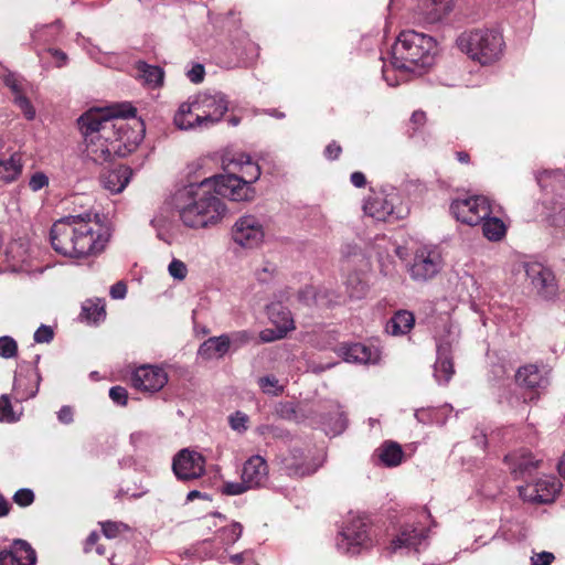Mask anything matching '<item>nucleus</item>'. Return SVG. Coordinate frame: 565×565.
<instances>
[{"instance_id": "25", "label": "nucleus", "mask_w": 565, "mask_h": 565, "mask_svg": "<svg viewBox=\"0 0 565 565\" xmlns=\"http://www.w3.org/2000/svg\"><path fill=\"white\" fill-rule=\"evenodd\" d=\"M449 343L440 342L437 347L438 358L435 364V376L438 382L447 383L455 373L452 360L449 356Z\"/></svg>"}, {"instance_id": "41", "label": "nucleus", "mask_w": 565, "mask_h": 565, "mask_svg": "<svg viewBox=\"0 0 565 565\" xmlns=\"http://www.w3.org/2000/svg\"><path fill=\"white\" fill-rule=\"evenodd\" d=\"M258 433L264 437H271L278 439H284L289 436L286 429L275 425H262L258 427Z\"/></svg>"}, {"instance_id": "18", "label": "nucleus", "mask_w": 565, "mask_h": 565, "mask_svg": "<svg viewBox=\"0 0 565 565\" xmlns=\"http://www.w3.org/2000/svg\"><path fill=\"white\" fill-rule=\"evenodd\" d=\"M340 354L343 356L344 361L350 363L374 364L380 360V352L376 348L362 343L342 345L340 348Z\"/></svg>"}, {"instance_id": "47", "label": "nucleus", "mask_w": 565, "mask_h": 565, "mask_svg": "<svg viewBox=\"0 0 565 565\" xmlns=\"http://www.w3.org/2000/svg\"><path fill=\"white\" fill-rule=\"evenodd\" d=\"M13 501L20 507H28L34 501V493L30 489H20L14 493Z\"/></svg>"}, {"instance_id": "13", "label": "nucleus", "mask_w": 565, "mask_h": 565, "mask_svg": "<svg viewBox=\"0 0 565 565\" xmlns=\"http://www.w3.org/2000/svg\"><path fill=\"white\" fill-rule=\"evenodd\" d=\"M132 386L142 392H158L168 382L167 373L160 367L143 365L131 377Z\"/></svg>"}, {"instance_id": "37", "label": "nucleus", "mask_w": 565, "mask_h": 565, "mask_svg": "<svg viewBox=\"0 0 565 565\" xmlns=\"http://www.w3.org/2000/svg\"><path fill=\"white\" fill-rule=\"evenodd\" d=\"M226 335L228 350L233 349L234 351L247 344L253 339V334L246 330L235 331Z\"/></svg>"}, {"instance_id": "17", "label": "nucleus", "mask_w": 565, "mask_h": 565, "mask_svg": "<svg viewBox=\"0 0 565 565\" xmlns=\"http://www.w3.org/2000/svg\"><path fill=\"white\" fill-rule=\"evenodd\" d=\"M242 479L250 489L265 486L268 480V466L262 456H253L244 463Z\"/></svg>"}, {"instance_id": "8", "label": "nucleus", "mask_w": 565, "mask_h": 565, "mask_svg": "<svg viewBox=\"0 0 565 565\" xmlns=\"http://www.w3.org/2000/svg\"><path fill=\"white\" fill-rule=\"evenodd\" d=\"M228 109V102L226 97L221 94H199L194 97V105L192 115L196 116V120H203L205 128H209L218 122Z\"/></svg>"}, {"instance_id": "26", "label": "nucleus", "mask_w": 565, "mask_h": 565, "mask_svg": "<svg viewBox=\"0 0 565 565\" xmlns=\"http://www.w3.org/2000/svg\"><path fill=\"white\" fill-rule=\"evenodd\" d=\"M278 316H281L280 322L275 319L274 312L270 313V319L276 324V329H266L262 331L260 338L264 342L282 339L290 330L295 328L294 320L291 319L288 311L278 312Z\"/></svg>"}, {"instance_id": "40", "label": "nucleus", "mask_w": 565, "mask_h": 565, "mask_svg": "<svg viewBox=\"0 0 565 565\" xmlns=\"http://www.w3.org/2000/svg\"><path fill=\"white\" fill-rule=\"evenodd\" d=\"M8 254L13 260L24 264L29 259V252L22 242H13L9 246Z\"/></svg>"}, {"instance_id": "31", "label": "nucleus", "mask_w": 565, "mask_h": 565, "mask_svg": "<svg viewBox=\"0 0 565 565\" xmlns=\"http://www.w3.org/2000/svg\"><path fill=\"white\" fill-rule=\"evenodd\" d=\"M136 68L137 77L140 78L145 85L150 87H158L162 84L164 73L159 66L149 65L145 62H138Z\"/></svg>"}, {"instance_id": "61", "label": "nucleus", "mask_w": 565, "mask_h": 565, "mask_svg": "<svg viewBox=\"0 0 565 565\" xmlns=\"http://www.w3.org/2000/svg\"><path fill=\"white\" fill-rule=\"evenodd\" d=\"M50 53L55 58L57 67H62L66 64L67 55L63 51L51 49Z\"/></svg>"}, {"instance_id": "62", "label": "nucleus", "mask_w": 565, "mask_h": 565, "mask_svg": "<svg viewBox=\"0 0 565 565\" xmlns=\"http://www.w3.org/2000/svg\"><path fill=\"white\" fill-rule=\"evenodd\" d=\"M351 183L356 188H363L366 184L365 175L362 172H353L351 174Z\"/></svg>"}, {"instance_id": "64", "label": "nucleus", "mask_w": 565, "mask_h": 565, "mask_svg": "<svg viewBox=\"0 0 565 565\" xmlns=\"http://www.w3.org/2000/svg\"><path fill=\"white\" fill-rule=\"evenodd\" d=\"M250 559L248 553H241L231 556V561L237 565H245Z\"/></svg>"}, {"instance_id": "27", "label": "nucleus", "mask_w": 565, "mask_h": 565, "mask_svg": "<svg viewBox=\"0 0 565 565\" xmlns=\"http://www.w3.org/2000/svg\"><path fill=\"white\" fill-rule=\"evenodd\" d=\"M505 461L510 466L513 475H524L535 469L539 465V460H534L531 452L521 449L505 457Z\"/></svg>"}, {"instance_id": "12", "label": "nucleus", "mask_w": 565, "mask_h": 565, "mask_svg": "<svg viewBox=\"0 0 565 565\" xmlns=\"http://www.w3.org/2000/svg\"><path fill=\"white\" fill-rule=\"evenodd\" d=\"M561 482L553 476H543L534 483L519 488L523 500L533 503H550L561 490Z\"/></svg>"}, {"instance_id": "59", "label": "nucleus", "mask_w": 565, "mask_h": 565, "mask_svg": "<svg viewBox=\"0 0 565 565\" xmlns=\"http://www.w3.org/2000/svg\"><path fill=\"white\" fill-rule=\"evenodd\" d=\"M57 418L62 424H71L73 422V409L70 406H63L57 413Z\"/></svg>"}, {"instance_id": "54", "label": "nucleus", "mask_w": 565, "mask_h": 565, "mask_svg": "<svg viewBox=\"0 0 565 565\" xmlns=\"http://www.w3.org/2000/svg\"><path fill=\"white\" fill-rule=\"evenodd\" d=\"M47 184L49 178L42 172L34 173L29 181V186L32 191H39Z\"/></svg>"}, {"instance_id": "23", "label": "nucleus", "mask_w": 565, "mask_h": 565, "mask_svg": "<svg viewBox=\"0 0 565 565\" xmlns=\"http://www.w3.org/2000/svg\"><path fill=\"white\" fill-rule=\"evenodd\" d=\"M515 377L520 385L529 388L545 387L548 384L547 377L533 364L520 367Z\"/></svg>"}, {"instance_id": "5", "label": "nucleus", "mask_w": 565, "mask_h": 565, "mask_svg": "<svg viewBox=\"0 0 565 565\" xmlns=\"http://www.w3.org/2000/svg\"><path fill=\"white\" fill-rule=\"evenodd\" d=\"M457 44L460 51L465 52L472 60L482 65H488L502 54L503 38L493 30H472L463 32L458 39Z\"/></svg>"}, {"instance_id": "52", "label": "nucleus", "mask_w": 565, "mask_h": 565, "mask_svg": "<svg viewBox=\"0 0 565 565\" xmlns=\"http://www.w3.org/2000/svg\"><path fill=\"white\" fill-rule=\"evenodd\" d=\"M276 273V266L271 263H265L264 266L255 271V276L259 281L269 280Z\"/></svg>"}, {"instance_id": "32", "label": "nucleus", "mask_w": 565, "mask_h": 565, "mask_svg": "<svg viewBox=\"0 0 565 565\" xmlns=\"http://www.w3.org/2000/svg\"><path fill=\"white\" fill-rule=\"evenodd\" d=\"M415 318L406 310L397 311L387 323V331L393 335L407 333L414 326Z\"/></svg>"}, {"instance_id": "33", "label": "nucleus", "mask_w": 565, "mask_h": 565, "mask_svg": "<svg viewBox=\"0 0 565 565\" xmlns=\"http://www.w3.org/2000/svg\"><path fill=\"white\" fill-rule=\"evenodd\" d=\"M345 290L350 299L360 300L366 297L369 285L360 273H352L347 278Z\"/></svg>"}, {"instance_id": "39", "label": "nucleus", "mask_w": 565, "mask_h": 565, "mask_svg": "<svg viewBox=\"0 0 565 565\" xmlns=\"http://www.w3.org/2000/svg\"><path fill=\"white\" fill-rule=\"evenodd\" d=\"M13 103L17 107L20 108L28 120H33L35 118V108L26 97L25 92L17 97H13Z\"/></svg>"}, {"instance_id": "53", "label": "nucleus", "mask_w": 565, "mask_h": 565, "mask_svg": "<svg viewBox=\"0 0 565 565\" xmlns=\"http://www.w3.org/2000/svg\"><path fill=\"white\" fill-rule=\"evenodd\" d=\"M109 397L117 404L125 406L128 399L127 390L122 386H114L109 391Z\"/></svg>"}, {"instance_id": "3", "label": "nucleus", "mask_w": 565, "mask_h": 565, "mask_svg": "<svg viewBox=\"0 0 565 565\" xmlns=\"http://www.w3.org/2000/svg\"><path fill=\"white\" fill-rule=\"evenodd\" d=\"M54 250L63 256L82 258L103 252L110 238L108 227L97 214L68 215L56 221L50 233Z\"/></svg>"}, {"instance_id": "50", "label": "nucleus", "mask_w": 565, "mask_h": 565, "mask_svg": "<svg viewBox=\"0 0 565 565\" xmlns=\"http://www.w3.org/2000/svg\"><path fill=\"white\" fill-rule=\"evenodd\" d=\"M54 337V332L51 327L42 324L38 330L34 332V341L36 343H49L52 341Z\"/></svg>"}, {"instance_id": "14", "label": "nucleus", "mask_w": 565, "mask_h": 565, "mask_svg": "<svg viewBox=\"0 0 565 565\" xmlns=\"http://www.w3.org/2000/svg\"><path fill=\"white\" fill-rule=\"evenodd\" d=\"M395 194H385L384 192L373 193L364 203V212L377 221H387L395 214Z\"/></svg>"}, {"instance_id": "44", "label": "nucleus", "mask_w": 565, "mask_h": 565, "mask_svg": "<svg viewBox=\"0 0 565 565\" xmlns=\"http://www.w3.org/2000/svg\"><path fill=\"white\" fill-rule=\"evenodd\" d=\"M127 526L124 523L107 521L102 523V530L107 539L117 537Z\"/></svg>"}, {"instance_id": "19", "label": "nucleus", "mask_w": 565, "mask_h": 565, "mask_svg": "<svg viewBox=\"0 0 565 565\" xmlns=\"http://www.w3.org/2000/svg\"><path fill=\"white\" fill-rule=\"evenodd\" d=\"M527 276L531 278L534 287L545 297H554L556 295L555 277L548 269L540 265H533L526 269Z\"/></svg>"}, {"instance_id": "1", "label": "nucleus", "mask_w": 565, "mask_h": 565, "mask_svg": "<svg viewBox=\"0 0 565 565\" xmlns=\"http://www.w3.org/2000/svg\"><path fill=\"white\" fill-rule=\"evenodd\" d=\"M136 109L130 105H114L106 109L93 110L78 119L84 136L85 157L96 163L109 161L113 157H124L135 150L143 136L142 125L138 130L126 122L135 117Z\"/></svg>"}, {"instance_id": "55", "label": "nucleus", "mask_w": 565, "mask_h": 565, "mask_svg": "<svg viewBox=\"0 0 565 565\" xmlns=\"http://www.w3.org/2000/svg\"><path fill=\"white\" fill-rule=\"evenodd\" d=\"M554 558L550 552L536 553L531 557V565H551Z\"/></svg>"}, {"instance_id": "45", "label": "nucleus", "mask_w": 565, "mask_h": 565, "mask_svg": "<svg viewBox=\"0 0 565 565\" xmlns=\"http://www.w3.org/2000/svg\"><path fill=\"white\" fill-rule=\"evenodd\" d=\"M248 416L242 412H236L230 416V426L233 430L243 433L247 429Z\"/></svg>"}, {"instance_id": "46", "label": "nucleus", "mask_w": 565, "mask_h": 565, "mask_svg": "<svg viewBox=\"0 0 565 565\" xmlns=\"http://www.w3.org/2000/svg\"><path fill=\"white\" fill-rule=\"evenodd\" d=\"M250 488L243 480L241 482H224L222 487L223 493L227 495H238L246 492Z\"/></svg>"}, {"instance_id": "51", "label": "nucleus", "mask_w": 565, "mask_h": 565, "mask_svg": "<svg viewBox=\"0 0 565 565\" xmlns=\"http://www.w3.org/2000/svg\"><path fill=\"white\" fill-rule=\"evenodd\" d=\"M4 84L8 86L13 94V97H17L25 92L23 83L18 79L14 75H8L4 78Z\"/></svg>"}, {"instance_id": "16", "label": "nucleus", "mask_w": 565, "mask_h": 565, "mask_svg": "<svg viewBox=\"0 0 565 565\" xmlns=\"http://www.w3.org/2000/svg\"><path fill=\"white\" fill-rule=\"evenodd\" d=\"M226 170L230 172L228 174H233L237 179L242 180L254 193V190L250 188V183L258 180L260 169L258 164L250 161L248 156L242 153L238 154L237 158L231 159L226 164Z\"/></svg>"}, {"instance_id": "15", "label": "nucleus", "mask_w": 565, "mask_h": 565, "mask_svg": "<svg viewBox=\"0 0 565 565\" xmlns=\"http://www.w3.org/2000/svg\"><path fill=\"white\" fill-rule=\"evenodd\" d=\"M36 554L23 540H15L10 551L0 552V565H35Z\"/></svg>"}, {"instance_id": "22", "label": "nucleus", "mask_w": 565, "mask_h": 565, "mask_svg": "<svg viewBox=\"0 0 565 565\" xmlns=\"http://www.w3.org/2000/svg\"><path fill=\"white\" fill-rule=\"evenodd\" d=\"M227 335L211 337L199 348L198 354L204 360L222 359L228 352Z\"/></svg>"}, {"instance_id": "43", "label": "nucleus", "mask_w": 565, "mask_h": 565, "mask_svg": "<svg viewBox=\"0 0 565 565\" xmlns=\"http://www.w3.org/2000/svg\"><path fill=\"white\" fill-rule=\"evenodd\" d=\"M168 271L170 276L173 277L174 279L184 280L188 275V267L182 260L174 258L169 264Z\"/></svg>"}, {"instance_id": "6", "label": "nucleus", "mask_w": 565, "mask_h": 565, "mask_svg": "<svg viewBox=\"0 0 565 565\" xmlns=\"http://www.w3.org/2000/svg\"><path fill=\"white\" fill-rule=\"evenodd\" d=\"M443 267V257L437 246L425 245L416 249L408 268L415 281H427L434 278Z\"/></svg>"}, {"instance_id": "49", "label": "nucleus", "mask_w": 565, "mask_h": 565, "mask_svg": "<svg viewBox=\"0 0 565 565\" xmlns=\"http://www.w3.org/2000/svg\"><path fill=\"white\" fill-rule=\"evenodd\" d=\"M0 420L14 422L15 417L12 412V406L7 396L0 398Z\"/></svg>"}, {"instance_id": "2", "label": "nucleus", "mask_w": 565, "mask_h": 565, "mask_svg": "<svg viewBox=\"0 0 565 565\" xmlns=\"http://www.w3.org/2000/svg\"><path fill=\"white\" fill-rule=\"evenodd\" d=\"M220 196L232 201H248L253 199V192L233 174L215 175L200 183L189 184L175 196L182 224L192 230H201L221 223L227 209Z\"/></svg>"}, {"instance_id": "9", "label": "nucleus", "mask_w": 565, "mask_h": 565, "mask_svg": "<svg viewBox=\"0 0 565 565\" xmlns=\"http://www.w3.org/2000/svg\"><path fill=\"white\" fill-rule=\"evenodd\" d=\"M371 545L369 524L360 516L353 518L340 533L337 546L348 554H358Z\"/></svg>"}, {"instance_id": "36", "label": "nucleus", "mask_w": 565, "mask_h": 565, "mask_svg": "<svg viewBox=\"0 0 565 565\" xmlns=\"http://www.w3.org/2000/svg\"><path fill=\"white\" fill-rule=\"evenodd\" d=\"M106 312L100 301L87 300L83 306V316L89 322H98L104 319Z\"/></svg>"}, {"instance_id": "29", "label": "nucleus", "mask_w": 565, "mask_h": 565, "mask_svg": "<svg viewBox=\"0 0 565 565\" xmlns=\"http://www.w3.org/2000/svg\"><path fill=\"white\" fill-rule=\"evenodd\" d=\"M377 457L386 467H396L403 461L404 451L394 441H385L377 450Z\"/></svg>"}, {"instance_id": "20", "label": "nucleus", "mask_w": 565, "mask_h": 565, "mask_svg": "<svg viewBox=\"0 0 565 565\" xmlns=\"http://www.w3.org/2000/svg\"><path fill=\"white\" fill-rule=\"evenodd\" d=\"M131 170L126 166L104 172L100 175L102 185L110 193H120L129 183Z\"/></svg>"}, {"instance_id": "28", "label": "nucleus", "mask_w": 565, "mask_h": 565, "mask_svg": "<svg viewBox=\"0 0 565 565\" xmlns=\"http://www.w3.org/2000/svg\"><path fill=\"white\" fill-rule=\"evenodd\" d=\"M424 530H416L414 527H405L401 534L392 541L391 551L396 552L399 548H417L418 545L426 539Z\"/></svg>"}, {"instance_id": "42", "label": "nucleus", "mask_w": 565, "mask_h": 565, "mask_svg": "<svg viewBox=\"0 0 565 565\" xmlns=\"http://www.w3.org/2000/svg\"><path fill=\"white\" fill-rule=\"evenodd\" d=\"M258 384L264 393L278 395L282 388L278 385L275 376H264L258 380Z\"/></svg>"}, {"instance_id": "63", "label": "nucleus", "mask_w": 565, "mask_h": 565, "mask_svg": "<svg viewBox=\"0 0 565 565\" xmlns=\"http://www.w3.org/2000/svg\"><path fill=\"white\" fill-rule=\"evenodd\" d=\"M99 540V535L96 532H93L88 535L85 542L84 550L86 553H89L93 551L94 546L97 544Z\"/></svg>"}, {"instance_id": "48", "label": "nucleus", "mask_w": 565, "mask_h": 565, "mask_svg": "<svg viewBox=\"0 0 565 565\" xmlns=\"http://www.w3.org/2000/svg\"><path fill=\"white\" fill-rule=\"evenodd\" d=\"M25 379L22 376L14 377V392L20 399H29L34 397L38 388H31L30 391H22V386L24 385Z\"/></svg>"}, {"instance_id": "4", "label": "nucleus", "mask_w": 565, "mask_h": 565, "mask_svg": "<svg viewBox=\"0 0 565 565\" xmlns=\"http://www.w3.org/2000/svg\"><path fill=\"white\" fill-rule=\"evenodd\" d=\"M435 41L415 31H403L392 47L391 65L404 77L422 75L434 63Z\"/></svg>"}, {"instance_id": "10", "label": "nucleus", "mask_w": 565, "mask_h": 565, "mask_svg": "<svg viewBox=\"0 0 565 565\" xmlns=\"http://www.w3.org/2000/svg\"><path fill=\"white\" fill-rule=\"evenodd\" d=\"M264 225L255 215L238 217L232 227V239L243 248H255L264 242Z\"/></svg>"}, {"instance_id": "38", "label": "nucleus", "mask_w": 565, "mask_h": 565, "mask_svg": "<svg viewBox=\"0 0 565 565\" xmlns=\"http://www.w3.org/2000/svg\"><path fill=\"white\" fill-rule=\"evenodd\" d=\"M18 353V343L17 341L9 337L3 335L0 337V356L3 359L14 358Z\"/></svg>"}, {"instance_id": "58", "label": "nucleus", "mask_w": 565, "mask_h": 565, "mask_svg": "<svg viewBox=\"0 0 565 565\" xmlns=\"http://www.w3.org/2000/svg\"><path fill=\"white\" fill-rule=\"evenodd\" d=\"M127 294V286L122 281H118L110 288V296L114 299H122Z\"/></svg>"}, {"instance_id": "24", "label": "nucleus", "mask_w": 565, "mask_h": 565, "mask_svg": "<svg viewBox=\"0 0 565 565\" xmlns=\"http://www.w3.org/2000/svg\"><path fill=\"white\" fill-rule=\"evenodd\" d=\"M194 105V98L189 99L185 103H182L173 118V122L175 127H178L181 130H189V129H195V128H205V124L203 120H196L195 115L191 114L192 108Z\"/></svg>"}, {"instance_id": "7", "label": "nucleus", "mask_w": 565, "mask_h": 565, "mask_svg": "<svg viewBox=\"0 0 565 565\" xmlns=\"http://www.w3.org/2000/svg\"><path fill=\"white\" fill-rule=\"evenodd\" d=\"M450 211L457 221L470 226L480 224L492 213L490 201L482 195L454 200Z\"/></svg>"}, {"instance_id": "57", "label": "nucleus", "mask_w": 565, "mask_h": 565, "mask_svg": "<svg viewBox=\"0 0 565 565\" xmlns=\"http://www.w3.org/2000/svg\"><path fill=\"white\" fill-rule=\"evenodd\" d=\"M242 525L238 523H234L224 530V533L227 534V540L232 543L236 542L242 535Z\"/></svg>"}, {"instance_id": "34", "label": "nucleus", "mask_w": 565, "mask_h": 565, "mask_svg": "<svg viewBox=\"0 0 565 565\" xmlns=\"http://www.w3.org/2000/svg\"><path fill=\"white\" fill-rule=\"evenodd\" d=\"M481 222H483L482 223L483 235L489 241L499 242L505 236L507 226L502 220H500L498 217H490V215H489Z\"/></svg>"}, {"instance_id": "30", "label": "nucleus", "mask_w": 565, "mask_h": 565, "mask_svg": "<svg viewBox=\"0 0 565 565\" xmlns=\"http://www.w3.org/2000/svg\"><path fill=\"white\" fill-rule=\"evenodd\" d=\"M22 168V158L18 153L0 160V181L6 183L15 181L21 174Z\"/></svg>"}, {"instance_id": "11", "label": "nucleus", "mask_w": 565, "mask_h": 565, "mask_svg": "<svg viewBox=\"0 0 565 565\" xmlns=\"http://www.w3.org/2000/svg\"><path fill=\"white\" fill-rule=\"evenodd\" d=\"M172 470L180 480H193L205 472V459L198 451L180 450L173 458Z\"/></svg>"}, {"instance_id": "35", "label": "nucleus", "mask_w": 565, "mask_h": 565, "mask_svg": "<svg viewBox=\"0 0 565 565\" xmlns=\"http://www.w3.org/2000/svg\"><path fill=\"white\" fill-rule=\"evenodd\" d=\"M305 457L301 450H294L282 459V465L289 476H305L309 469L305 467Z\"/></svg>"}, {"instance_id": "21", "label": "nucleus", "mask_w": 565, "mask_h": 565, "mask_svg": "<svg viewBox=\"0 0 565 565\" xmlns=\"http://www.w3.org/2000/svg\"><path fill=\"white\" fill-rule=\"evenodd\" d=\"M420 14L427 23L439 22L452 8V0H420Z\"/></svg>"}, {"instance_id": "56", "label": "nucleus", "mask_w": 565, "mask_h": 565, "mask_svg": "<svg viewBox=\"0 0 565 565\" xmlns=\"http://www.w3.org/2000/svg\"><path fill=\"white\" fill-rule=\"evenodd\" d=\"M204 67L201 64H195L189 72L188 77L192 83H201L204 78Z\"/></svg>"}, {"instance_id": "60", "label": "nucleus", "mask_w": 565, "mask_h": 565, "mask_svg": "<svg viewBox=\"0 0 565 565\" xmlns=\"http://www.w3.org/2000/svg\"><path fill=\"white\" fill-rule=\"evenodd\" d=\"M340 153H341V147L339 145H337L335 142H331L330 145H328L324 150V154L329 159H337L340 156Z\"/></svg>"}]
</instances>
